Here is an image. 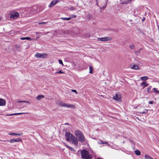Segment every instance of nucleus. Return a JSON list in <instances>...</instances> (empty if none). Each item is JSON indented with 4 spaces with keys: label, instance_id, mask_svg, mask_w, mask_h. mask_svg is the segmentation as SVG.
<instances>
[{
    "label": "nucleus",
    "instance_id": "obj_25",
    "mask_svg": "<svg viewBox=\"0 0 159 159\" xmlns=\"http://www.w3.org/2000/svg\"><path fill=\"white\" fill-rule=\"evenodd\" d=\"M19 102H24V103H27L29 104H30V102L28 101H20Z\"/></svg>",
    "mask_w": 159,
    "mask_h": 159
},
{
    "label": "nucleus",
    "instance_id": "obj_21",
    "mask_svg": "<svg viewBox=\"0 0 159 159\" xmlns=\"http://www.w3.org/2000/svg\"><path fill=\"white\" fill-rule=\"evenodd\" d=\"M135 153L137 155H140L141 152L140 151L138 150H136L135 151Z\"/></svg>",
    "mask_w": 159,
    "mask_h": 159
},
{
    "label": "nucleus",
    "instance_id": "obj_5",
    "mask_svg": "<svg viewBox=\"0 0 159 159\" xmlns=\"http://www.w3.org/2000/svg\"><path fill=\"white\" fill-rule=\"evenodd\" d=\"M38 8L37 6H34L33 7L30 11V13L33 15L35 14L38 12Z\"/></svg>",
    "mask_w": 159,
    "mask_h": 159
},
{
    "label": "nucleus",
    "instance_id": "obj_30",
    "mask_svg": "<svg viewBox=\"0 0 159 159\" xmlns=\"http://www.w3.org/2000/svg\"><path fill=\"white\" fill-rule=\"evenodd\" d=\"M155 93H159V91H158L157 88H154L153 89Z\"/></svg>",
    "mask_w": 159,
    "mask_h": 159
},
{
    "label": "nucleus",
    "instance_id": "obj_33",
    "mask_svg": "<svg viewBox=\"0 0 159 159\" xmlns=\"http://www.w3.org/2000/svg\"><path fill=\"white\" fill-rule=\"evenodd\" d=\"M8 134L10 135H16V133H9Z\"/></svg>",
    "mask_w": 159,
    "mask_h": 159
},
{
    "label": "nucleus",
    "instance_id": "obj_32",
    "mask_svg": "<svg viewBox=\"0 0 159 159\" xmlns=\"http://www.w3.org/2000/svg\"><path fill=\"white\" fill-rule=\"evenodd\" d=\"M58 61L60 64L62 65V66H64V65L62 62V61L61 60H59Z\"/></svg>",
    "mask_w": 159,
    "mask_h": 159
},
{
    "label": "nucleus",
    "instance_id": "obj_16",
    "mask_svg": "<svg viewBox=\"0 0 159 159\" xmlns=\"http://www.w3.org/2000/svg\"><path fill=\"white\" fill-rule=\"evenodd\" d=\"M28 113H14L13 114H11L9 115H8V116H11L12 115H19L21 114H27Z\"/></svg>",
    "mask_w": 159,
    "mask_h": 159
},
{
    "label": "nucleus",
    "instance_id": "obj_22",
    "mask_svg": "<svg viewBox=\"0 0 159 159\" xmlns=\"http://www.w3.org/2000/svg\"><path fill=\"white\" fill-rule=\"evenodd\" d=\"M61 18L62 20H69L71 19L70 17H69V18L62 17V18Z\"/></svg>",
    "mask_w": 159,
    "mask_h": 159
},
{
    "label": "nucleus",
    "instance_id": "obj_26",
    "mask_svg": "<svg viewBox=\"0 0 159 159\" xmlns=\"http://www.w3.org/2000/svg\"><path fill=\"white\" fill-rule=\"evenodd\" d=\"M66 146L67 147V148H69L71 151H74V149L73 148H72L70 146H69L67 145H66Z\"/></svg>",
    "mask_w": 159,
    "mask_h": 159
},
{
    "label": "nucleus",
    "instance_id": "obj_40",
    "mask_svg": "<svg viewBox=\"0 0 159 159\" xmlns=\"http://www.w3.org/2000/svg\"><path fill=\"white\" fill-rule=\"evenodd\" d=\"M70 10H74V8L72 7L70 8Z\"/></svg>",
    "mask_w": 159,
    "mask_h": 159
},
{
    "label": "nucleus",
    "instance_id": "obj_41",
    "mask_svg": "<svg viewBox=\"0 0 159 159\" xmlns=\"http://www.w3.org/2000/svg\"><path fill=\"white\" fill-rule=\"evenodd\" d=\"M145 18H143L142 20L143 21H145Z\"/></svg>",
    "mask_w": 159,
    "mask_h": 159
},
{
    "label": "nucleus",
    "instance_id": "obj_2",
    "mask_svg": "<svg viewBox=\"0 0 159 159\" xmlns=\"http://www.w3.org/2000/svg\"><path fill=\"white\" fill-rule=\"evenodd\" d=\"M80 153L82 158L84 159H90L91 158V155L89 154L88 151L85 149L81 151Z\"/></svg>",
    "mask_w": 159,
    "mask_h": 159
},
{
    "label": "nucleus",
    "instance_id": "obj_37",
    "mask_svg": "<svg viewBox=\"0 0 159 159\" xmlns=\"http://www.w3.org/2000/svg\"><path fill=\"white\" fill-rule=\"evenodd\" d=\"M21 40H24L26 39V37H21L20 38Z\"/></svg>",
    "mask_w": 159,
    "mask_h": 159
},
{
    "label": "nucleus",
    "instance_id": "obj_9",
    "mask_svg": "<svg viewBox=\"0 0 159 159\" xmlns=\"http://www.w3.org/2000/svg\"><path fill=\"white\" fill-rule=\"evenodd\" d=\"M47 54L46 53L41 54L37 53L35 55V57L37 58H45L47 57Z\"/></svg>",
    "mask_w": 159,
    "mask_h": 159
},
{
    "label": "nucleus",
    "instance_id": "obj_14",
    "mask_svg": "<svg viewBox=\"0 0 159 159\" xmlns=\"http://www.w3.org/2000/svg\"><path fill=\"white\" fill-rule=\"evenodd\" d=\"M130 67L131 69L134 70H139V68L138 66L137 65H131L130 66Z\"/></svg>",
    "mask_w": 159,
    "mask_h": 159
},
{
    "label": "nucleus",
    "instance_id": "obj_10",
    "mask_svg": "<svg viewBox=\"0 0 159 159\" xmlns=\"http://www.w3.org/2000/svg\"><path fill=\"white\" fill-rule=\"evenodd\" d=\"M113 98L114 100L119 102L121 101L120 95L118 94H116L113 97Z\"/></svg>",
    "mask_w": 159,
    "mask_h": 159
},
{
    "label": "nucleus",
    "instance_id": "obj_17",
    "mask_svg": "<svg viewBox=\"0 0 159 159\" xmlns=\"http://www.w3.org/2000/svg\"><path fill=\"white\" fill-rule=\"evenodd\" d=\"M16 49L17 51L20 52V45H16L15 46Z\"/></svg>",
    "mask_w": 159,
    "mask_h": 159
},
{
    "label": "nucleus",
    "instance_id": "obj_11",
    "mask_svg": "<svg viewBox=\"0 0 159 159\" xmlns=\"http://www.w3.org/2000/svg\"><path fill=\"white\" fill-rule=\"evenodd\" d=\"M58 2V0H53L51 1L50 4L48 6L49 7H51L55 5H56Z\"/></svg>",
    "mask_w": 159,
    "mask_h": 159
},
{
    "label": "nucleus",
    "instance_id": "obj_7",
    "mask_svg": "<svg viewBox=\"0 0 159 159\" xmlns=\"http://www.w3.org/2000/svg\"><path fill=\"white\" fill-rule=\"evenodd\" d=\"M73 135L70 132L66 133L65 134L66 139L67 141H70L71 139V135Z\"/></svg>",
    "mask_w": 159,
    "mask_h": 159
},
{
    "label": "nucleus",
    "instance_id": "obj_44",
    "mask_svg": "<svg viewBox=\"0 0 159 159\" xmlns=\"http://www.w3.org/2000/svg\"><path fill=\"white\" fill-rule=\"evenodd\" d=\"M36 33L37 34H38L39 33H38V32H36Z\"/></svg>",
    "mask_w": 159,
    "mask_h": 159
},
{
    "label": "nucleus",
    "instance_id": "obj_34",
    "mask_svg": "<svg viewBox=\"0 0 159 159\" xmlns=\"http://www.w3.org/2000/svg\"><path fill=\"white\" fill-rule=\"evenodd\" d=\"M71 91L72 92H74V93H75L76 94H77V93L75 90L71 89Z\"/></svg>",
    "mask_w": 159,
    "mask_h": 159
},
{
    "label": "nucleus",
    "instance_id": "obj_20",
    "mask_svg": "<svg viewBox=\"0 0 159 159\" xmlns=\"http://www.w3.org/2000/svg\"><path fill=\"white\" fill-rule=\"evenodd\" d=\"M148 79V77L146 76L142 77L140 78L141 80H145Z\"/></svg>",
    "mask_w": 159,
    "mask_h": 159
},
{
    "label": "nucleus",
    "instance_id": "obj_6",
    "mask_svg": "<svg viewBox=\"0 0 159 159\" xmlns=\"http://www.w3.org/2000/svg\"><path fill=\"white\" fill-rule=\"evenodd\" d=\"M19 16V14L18 13L15 12L12 13L10 16V18H12L13 19H16Z\"/></svg>",
    "mask_w": 159,
    "mask_h": 159
},
{
    "label": "nucleus",
    "instance_id": "obj_1",
    "mask_svg": "<svg viewBox=\"0 0 159 159\" xmlns=\"http://www.w3.org/2000/svg\"><path fill=\"white\" fill-rule=\"evenodd\" d=\"M75 134L79 142H84L85 141V137L81 131L76 130L75 132Z\"/></svg>",
    "mask_w": 159,
    "mask_h": 159
},
{
    "label": "nucleus",
    "instance_id": "obj_3",
    "mask_svg": "<svg viewBox=\"0 0 159 159\" xmlns=\"http://www.w3.org/2000/svg\"><path fill=\"white\" fill-rule=\"evenodd\" d=\"M55 102L58 106L62 107L67 108L72 107L74 108H75V106L74 105L67 104L59 100L56 101Z\"/></svg>",
    "mask_w": 159,
    "mask_h": 159
},
{
    "label": "nucleus",
    "instance_id": "obj_45",
    "mask_svg": "<svg viewBox=\"0 0 159 159\" xmlns=\"http://www.w3.org/2000/svg\"><path fill=\"white\" fill-rule=\"evenodd\" d=\"M74 17H76V16H74Z\"/></svg>",
    "mask_w": 159,
    "mask_h": 159
},
{
    "label": "nucleus",
    "instance_id": "obj_23",
    "mask_svg": "<svg viewBox=\"0 0 159 159\" xmlns=\"http://www.w3.org/2000/svg\"><path fill=\"white\" fill-rule=\"evenodd\" d=\"M89 73H93V67L91 66H90L89 67Z\"/></svg>",
    "mask_w": 159,
    "mask_h": 159
},
{
    "label": "nucleus",
    "instance_id": "obj_38",
    "mask_svg": "<svg viewBox=\"0 0 159 159\" xmlns=\"http://www.w3.org/2000/svg\"><path fill=\"white\" fill-rule=\"evenodd\" d=\"M153 102H154L153 101H149V104H153Z\"/></svg>",
    "mask_w": 159,
    "mask_h": 159
},
{
    "label": "nucleus",
    "instance_id": "obj_36",
    "mask_svg": "<svg viewBox=\"0 0 159 159\" xmlns=\"http://www.w3.org/2000/svg\"><path fill=\"white\" fill-rule=\"evenodd\" d=\"M26 39H27L28 40H31L32 39L31 38H30L29 37H26Z\"/></svg>",
    "mask_w": 159,
    "mask_h": 159
},
{
    "label": "nucleus",
    "instance_id": "obj_28",
    "mask_svg": "<svg viewBox=\"0 0 159 159\" xmlns=\"http://www.w3.org/2000/svg\"><path fill=\"white\" fill-rule=\"evenodd\" d=\"M151 88H152L151 86H149L148 88L147 91L148 92H150V90H151Z\"/></svg>",
    "mask_w": 159,
    "mask_h": 159
},
{
    "label": "nucleus",
    "instance_id": "obj_35",
    "mask_svg": "<svg viewBox=\"0 0 159 159\" xmlns=\"http://www.w3.org/2000/svg\"><path fill=\"white\" fill-rule=\"evenodd\" d=\"M56 73H59V74H61V73H63L64 72H62L61 70H60L59 71L56 72Z\"/></svg>",
    "mask_w": 159,
    "mask_h": 159
},
{
    "label": "nucleus",
    "instance_id": "obj_4",
    "mask_svg": "<svg viewBox=\"0 0 159 159\" xmlns=\"http://www.w3.org/2000/svg\"><path fill=\"white\" fill-rule=\"evenodd\" d=\"M72 144H74L75 146L78 145V140L77 139V138L75 137L73 135H71V139L70 140Z\"/></svg>",
    "mask_w": 159,
    "mask_h": 159
},
{
    "label": "nucleus",
    "instance_id": "obj_24",
    "mask_svg": "<svg viewBox=\"0 0 159 159\" xmlns=\"http://www.w3.org/2000/svg\"><path fill=\"white\" fill-rule=\"evenodd\" d=\"M142 49V48L140 49L138 51H136L135 52V54L137 55H138L140 53V51Z\"/></svg>",
    "mask_w": 159,
    "mask_h": 159
},
{
    "label": "nucleus",
    "instance_id": "obj_8",
    "mask_svg": "<svg viewBox=\"0 0 159 159\" xmlns=\"http://www.w3.org/2000/svg\"><path fill=\"white\" fill-rule=\"evenodd\" d=\"M98 39L102 41H107L111 40V38L110 37L98 38Z\"/></svg>",
    "mask_w": 159,
    "mask_h": 159
},
{
    "label": "nucleus",
    "instance_id": "obj_15",
    "mask_svg": "<svg viewBox=\"0 0 159 159\" xmlns=\"http://www.w3.org/2000/svg\"><path fill=\"white\" fill-rule=\"evenodd\" d=\"M44 96L43 95H38L36 98L37 100H39L43 98Z\"/></svg>",
    "mask_w": 159,
    "mask_h": 159
},
{
    "label": "nucleus",
    "instance_id": "obj_27",
    "mask_svg": "<svg viewBox=\"0 0 159 159\" xmlns=\"http://www.w3.org/2000/svg\"><path fill=\"white\" fill-rule=\"evenodd\" d=\"M148 110L146 109V110H145L144 111L141 112H140V113L142 114H146L148 112Z\"/></svg>",
    "mask_w": 159,
    "mask_h": 159
},
{
    "label": "nucleus",
    "instance_id": "obj_19",
    "mask_svg": "<svg viewBox=\"0 0 159 159\" xmlns=\"http://www.w3.org/2000/svg\"><path fill=\"white\" fill-rule=\"evenodd\" d=\"M148 84L146 83V82L145 81H143L141 84V85L143 86V88H144L147 86H148Z\"/></svg>",
    "mask_w": 159,
    "mask_h": 159
},
{
    "label": "nucleus",
    "instance_id": "obj_12",
    "mask_svg": "<svg viewBox=\"0 0 159 159\" xmlns=\"http://www.w3.org/2000/svg\"><path fill=\"white\" fill-rule=\"evenodd\" d=\"M22 141V139L20 138H17L16 139H12L10 140L11 143H13L14 142H21Z\"/></svg>",
    "mask_w": 159,
    "mask_h": 159
},
{
    "label": "nucleus",
    "instance_id": "obj_39",
    "mask_svg": "<svg viewBox=\"0 0 159 159\" xmlns=\"http://www.w3.org/2000/svg\"><path fill=\"white\" fill-rule=\"evenodd\" d=\"M22 133L21 134H16V135H18V136H20L22 134Z\"/></svg>",
    "mask_w": 159,
    "mask_h": 159
},
{
    "label": "nucleus",
    "instance_id": "obj_18",
    "mask_svg": "<svg viewBox=\"0 0 159 159\" xmlns=\"http://www.w3.org/2000/svg\"><path fill=\"white\" fill-rule=\"evenodd\" d=\"M98 143L100 144H106L107 145V143L106 142L102 141V140H100L99 142Z\"/></svg>",
    "mask_w": 159,
    "mask_h": 159
},
{
    "label": "nucleus",
    "instance_id": "obj_29",
    "mask_svg": "<svg viewBox=\"0 0 159 159\" xmlns=\"http://www.w3.org/2000/svg\"><path fill=\"white\" fill-rule=\"evenodd\" d=\"M46 23H47V22H39V23H38V24L42 25H44Z\"/></svg>",
    "mask_w": 159,
    "mask_h": 159
},
{
    "label": "nucleus",
    "instance_id": "obj_43",
    "mask_svg": "<svg viewBox=\"0 0 159 159\" xmlns=\"http://www.w3.org/2000/svg\"><path fill=\"white\" fill-rule=\"evenodd\" d=\"M1 19H2V17L1 16H0V20H1Z\"/></svg>",
    "mask_w": 159,
    "mask_h": 159
},
{
    "label": "nucleus",
    "instance_id": "obj_31",
    "mask_svg": "<svg viewBox=\"0 0 159 159\" xmlns=\"http://www.w3.org/2000/svg\"><path fill=\"white\" fill-rule=\"evenodd\" d=\"M130 48L131 49H133L134 48V44H131L130 46Z\"/></svg>",
    "mask_w": 159,
    "mask_h": 159
},
{
    "label": "nucleus",
    "instance_id": "obj_13",
    "mask_svg": "<svg viewBox=\"0 0 159 159\" xmlns=\"http://www.w3.org/2000/svg\"><path fill=\"white\" fill-rule=\"evenodd\" d=\"M6 104V101L4 99L0 98V106H4Z\"/></svg>",
    "mask_w": 159,
    "mask_h": 159
},
{
    "label": "nucleus",
    "instance_id": "obj_42",
    "mask_svg": "<svg viewBox=\"0 0 159 159\" xmlns=\"http://www.w3.org/2000/svg\"><path fill=\"white\" fill-rule=\"evenodd\" d=\"M40 38V36H39V35L37 37V39H38V38Z\"/></svg>",
    "mask_w": 159,
    "mask_h": 159
}]
</instances>
